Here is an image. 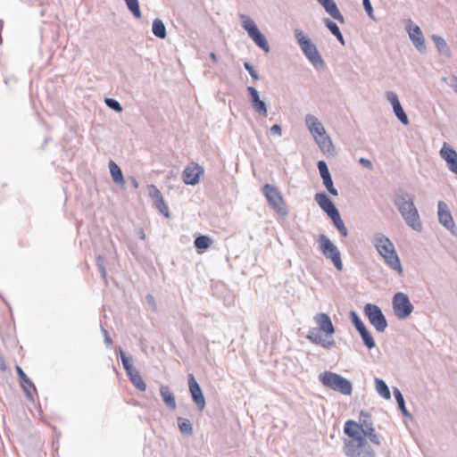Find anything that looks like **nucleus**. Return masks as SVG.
I'll use <instances>...</instances> for the list:
<instances>
[{"instance_id":"f257e3e1","label":"nucleus","mask_w":457,"mask_h":457,"mask_svg":"<svg viewBox=\"0 0 457 457\" xmlns=\"http://www.w3.org/2000/svg\"><path fill=\"white\" fill-rule=\"evenodd\" d=\"M414 198L413 195L399 187L394 191L393 203L406 224L412 229L420 231L422 229V223L414 204Z\"/></svg>"},{"instance_id":"f03ea898","label":"nucleus","mask_w":457,"mask_h":457,"mask_svg":"<svg viewBox=\"0 0 457 457\" xmlns=\"http://www.w3.org/2000/svg\"><path fill=\"white\" fill-rule=\"evenodd\" d=\"M372 244L383 257L386 264L399 275H402L403 272V267L393 242L384 234L377 233L372 238Z\"/></svg>"},{"instance_id":"7ed1b4c3","label":"nucleus","mask_w":457,"mask_h":457,"mask_svg":"<svg viewBox=\"0 0 457 457\" xmlns=\"http://www.w3.org/2000/svg\"><path fill=\"white\" fill-rule=\"evenodd\" d=\"M295 37L308 61L317 70H323L326 67V63L319 53L316 46L312 40L306 36L303 30L295 29Z\"/></svg>"},{"instance_id":"20e7f679","label":"nucleus","mask_w":457,"mask_h":457,"mask_svg":"<svg viewBox=\"0 0 457 457\" xmlns=\"http://www.w3.org/2000/svg\"><path fill=\"white\" fill-rule=\"evenodd\" d=\"M319 380L324 386L342 395H350L353 392L351 381L337 373L324 371L319 375Z\"/></svg>"},{"instance_id":"39448f33","label":"nucleus","mask_w":457,"mask_h":457,"mask_svg":"<svg viewBox=\"0 0 457 457\" xmlns=\"http://www.w3.org/2000/svg\"><path fill=\"white\" fill-rule=\"evenodd\" d=\"M262 192L266 197L269 206L273 209L275 212L281 216L287 215L288 211L286 202L278 187L266 183L263 185Z\"/></svg>"},{"instance_id":"423d86ee","label":"nucleus","mask_w":457,"mask_h":457,"mask_svg":"<svg viewBox=\"0 0 457 457\" xmlns=\"http://www.w3.org/2000/svg\"><path fill=\"white\" fill-rule=\"evenodd\" d=\"M239 18L242 21V26L247 31L249 37L265 53H269V43L264 35L259 30L254 21L245 14H240Z\"/></svg>"},{"instance_id":"0eeeda50","label":"nucleus","mask_w":457,"mask_h":457,"mask_svg":"<svg viewBox=\"0 0 457 457\" xmlns=\"http://www.w3.org/2000/svg\"><path fill=\"white\" fill-rule=\"evenodd\" d=\"M319 246L323 255L331 260L336 269L342 270L343 262L341 253L337 245H335L327 236L322 234L319 237Z\"/></svg>"},{"instance_id":"6e6552de","label":"nucleus","mask_w":457,"mask_h":457,"mask_svg":"<svg viewBox=\"0 0 457 457\" xmlns=\"http://www.w3.org/2000/svg\"><path fill=\"white\" fill-rule=\"evenodd\" d=\"M345 453L348 457H375V451L365 437L361 441H345Z\"/></svg>"},{"instance_id":"1a4fd4ad","label":"nucleus","mask_w":457,"mask_h":457,"mask_svg":"<svg viewBox=\"0 0 457 457\" xmlns=\"http://www.w3.org/2000/svg\"><path fill=\"white\" fill-rule=\"evenodd\" d=\"M364 314L370 323L376 328L378 332H384L387 328L386 319L381 309L373 303H367L364 306Z\"/></svg>"},{"instance_id":"9d476101","label":"nucleus","mask_w":457,"mask_h":457,"mask_svg":"<svg viewBox=\"0 0 457 457\" xmlns=\"http://www.w3.org/2000/svg\"><path fill=\"white\" fill-rule=\"evenodd\" d=\"M392 304L394 313L399 320H404L409 317L414 309L408 295L402 292L396 293L394 295Z\"/></svg>"},{"instance_id":"9b49d317","label":"nucleus","mask_w":457,"mask_h":457,"mask_svg":"<svg viewBox=\"0 0 457 457\" xmlns=\"http://www.w3.org/2000/svg\"><path fill=\"white\" fill-rule=\"evenodd\" d=\"M360 426H361V435L366 438V436L370 439L371 443H373L376 445H380V440L375 431V428H373V423L370 420V415L361 411L360 412Z\"/></svg>"},{"instance_id":"f8f14e48","label":"nucleus","mask_w":457,"mask_h":457,"mask_svg":"<svg viewBox=\"0 0 457 457\" xmlns=\"http://www.w3.org/2000/svg\"><path fill=\"white\" fill-rule=\"evenodd\" d=\"M188 388L192 400L195 403L198 411H204L206 404L205 398L198 382L193 374H188Z\"/></svg>"},{"instance_id":"ddd939ff","label":"nucleus","mask_w":457,"mask_h":457,"mask_svg":"<svg viewBox=\"0 0 457 457\" xmlns=\"http://www.w3.org/2000/svg\"><path fill=\"white\" fill-rule=\"evenodd\" d=\"M437 209L439 223L453 234L455 223L447 204L444 201H439L437 204Z\"/></svg>"},{"instance_id":"4468645a","label":"nucleus","mask_w":457,"mask_h":457,"mask_svg":"<svg viewBox=\"0 0 457 457\" xmlns=\"http://www.w3.org/2000/svg\"><path fill=\"white\" fill-rule=\"evenodd\" d=\"M440 156L446 162L448 169L457 175V152L447 143H444Z\"/></svg>"},{"instance_id":"2eb2a0df","label":"nucleus","mask_w":457,"mask_h":457,"mask_svg":"<svg viewBox=\"0 0 457 457\" xmlns=\"http://www.w3.org/2000/svg\"><path fill=\"white\" fill-rule=\"evenodd\" d=\"M204 173V169L197 163L188 165L182 172V179L187 185H195L199 182L200 176Z\"/></svg>"},{"instance_id":"dca6fc26","label":"nucleus","mask_w":457,"mask_h":457,"mask_svg":"<svg viewBox=\"0 0 457 457\" xmlns=\"http://www.w3.org/2000/svg\"><path fill=\"white\" fill-rule=\"evenodd\" d=\"M247 92L250 96V102L253 110L261 116L267 117V105L264 101L260 98L259 92L252 86L247 87Z\"/></svg>"},{"instance_id":"f3484780","label":"nucleus","mask_w":457,"mask_h":457,"mask_svg":"<svg viewBox=\"0 0 457 457\" xmlns=\"http://www.w3.org/2000/svg\"><path fill=\"white\" fill-rule=\"evenodd\" d=\"M408 34L416 49L421 54L426 53L427 46L420 28L418 25H410L408 28Z\"/></svg>"},{"instance_id":"a211bd4d","label":"nucleus","mask_w":457,"mask_h":457,"mask_svg":"<svg viewBox=\"0 0 457 457\" xmlns=\"http://www.w3.org/2000/svg\"><path fill=\"white\" fill-rule=\"evenodd\" d=\"M15 370H16V372H17V375H18L19 382H20V384H21V387H22V389H23V391L25 393L26 398L29 401H34L32 391L33 392L37 391L35 385L28 378V376L25 374V372L23 371V370L20 366L16 365Z\"/></svg>"},{"instance_id":"6ab92c4d","label":"nucleus","mask_w":457,"mask_h":457,"mask_svg":"<svg viewBox=\"0 0 457 457\" xmlns=\"http://www.w3.org/2000/svg\"><path fill=\"white\" fill-rule=\"evenodd\" d=\"M314 199L328 217L337 213L338 210L335 204L324 192L315 194Z\"/></svg>"},{"instance_id":"aec40b11","label":"nucleus","mask_w":457,"mask_h":457,"mask_svg":"<svg viewBox=\"0 0 457 457\" xmlns=\"http://www.w3.org/2000/svg\"><path fill=\"white\" fill-rule=\"evenodd\" d=\"M314 321L319 326L320 330L325 332L326 334L333 335L335 333L334 325L330 317L327 313H317L314 316Z\"/></svg>"},{"instance_id":"412c9836","label":"nucleus","mask_w":457,"mask_h":457,"mask_svg":"<svg viewBox=\"0 0 457 457\" xmlns=\"http://www.w3.org/2000/svg\"><path fill=\"white\" fill-rule=\"evenodd\" d=\"M361 426L354 420H349L345 423L344 432L346 436L351 437L350 441L361 440L364 437L361 431Z\"/></svg>"},{"instance_id":"4be33fe9","label":"nucleus","mask_w":457,"mask_h":457,"mask_svg":"<svg viewBox=\"0 0 457 457\" xmlns=\"http://www.w3.org/2000/svg\"><path fill=\"white\" fill-rule=\"evenodd\" d=\"M305 124L314 138L315 136L320 137L326 133L322 123L312 114H307L305 116Z\"/></svg>"},{"instance_id":"5701e85b","label":"nucleus","mask_w":457,"mask_h":457,"mask_svg":"<svg viewBox=\"0 0 457 457\" xmlns=\"http://www.w3.org/2000/svg\"><path fill=\"white\" fill-rule=\"evenodd\" d=\"M315 141L318 144L320 150L328 154V155H334L336 154L335 147L333 145V143L330 139V137L327 135V133L323 134L322 136H315Z\"/></svg>"},{"instance_id":"b1692460","label":"nucleus","mask_w":457,"mask_h":457,"mask_svg":"<svg viewBox=\"0 0 457 457\" xmlns=\"http://www.w3.org/2000/svg\"><path fill=\"white\" fill-rule=\"evenodd\" d=\"M160 395L162 398V401L164 402L165 405L170 410H175L176 409V400L175 395L173 392L170 390L169 386L162 385L160 386Z\"/></svg>"},{"instance_id":"393cba45","label":"nucleus","mask_w":457,"mask_h":457,"mask_svg":"<svg viewBox=\"0 0 457 457\" xmlns=\"http://www.w3.org/2000/svg\"><path fill=\"white\" fill-rule=\"evenodd\" d=\"M431 38H432L433 42L435 43V46L440 54H442L447 57H449L451 55V50H450L447 43L442 37L434 34V35H432Z\"/></svg>"},{"instance_id":"a878e982","label":"nucleus","mask_w":457,"mask_h":457,"mask_svg":"<svg viewBox=\"0 0 457 457\" xmlns=\"http://www.w3.org/2000/svg\"><path fill=\"white\" fill-rule=\"evenodd\" d=\"M323 8L333 19L337 20L340 23H345V18L334 0L331 1L330 4H326Z\"/></svg>"},{"instance_id":"bb28decb","label":"nucleus","mask_w":457,"mask_h":457,"mask_svg":"<svg viewBox=\"0 0 457 457\" xmlns=\"http://www.w3.org/2000/svg\"><path fill=\"white\" fill-rule=\"evenodd\" d=\"M324 24L328 29V30L331 32V34L337 37V39L339 41V43L342 46H345V39H344L343 34L341 33L339 27L337 25V23H335L328 18H325Z\"/></svg>"},{"instance_id":"cd10ccee","label":"nucleus","mask_w":457,"mask_h":457,"mask_svg":"<svg viewBox=\"0 0 457 457\" xmlns=\"http://www.w3.org/2000/svg\"><path fill=\"white\" fill-rule=\"evenodd\" d=\"M109 169H110V172H111L112 180L116 184L123 185L125 183V180H124L120 168L113 161H110L109 162Z\"/></svg>"},{"instance_id":"c85d7f7f","label":"nucleus","mask_w":457,"mask_h":457,"mask_svg":"<svg viewBox=\"0 0 457 457\" xmlns=\"http://www.w3.org/2000/svg\"><path fill=\"white\" fill-rule=\"evenodd\" d=\"M153 34L161 38L164 39L167 36L166 28L163 21L161 19H154L152 26Z\"/></svg>"},{"instance_id":"c756f323","label":"nucleus","mask_w":457,"mask_h":457,"mask_svg":"<svg viewBox=\"0 0 457 457\" xmlns=\"http://www.w3.org/2000/svg\"><path fill=\"white\" fill-rule=\"evenodd\" d=\"M329 218L332 220L333 224L338 230V232L343 237H347L348 230L346 228V227L345 226L343 220L341 219L339 212H337V213H334L333 215H330Z\"/></svg>"},{"instance_id":"7c9ffc66","label":"nucleus","mask_w":457,"mask_h":457,"mask_svg":"<svg viewBox=\"0 0 457 457\" xmlns=\"http://www.w3.org/2000/svg\"><path fill=\"white\" fill-rule=\"evenodd\" d=\"M394 395H395V398L396 403L398 404V408L400 409L402 414L404 417L411 418V414H410V412L408 411V410L406 409V406H405V401H404L403 395L401 393V391L398 388H396V387L394 388Z\"/></svg>"},{"instance_id":"2f4dec72","label":"nucleus","mask_w":457,"mask_h":457,"mask_svg":"<svg viewBox=\"0 0 457 457\" xmlns=\"http://www.w3.org/2000/svg\"><path fill=\"white\" fill-rule=\"evenodd\" d=\"M177 421H178L179 428L183 435H186V436L193 435V425L189 420L179 417Z\"/></svg>"},{"instance_id":"473e14b6","label":"nucleus","mask_w":457,"mask_h":457,"mask_svg":"<svg viewBox=\"0 0 457 457\" xmlns=\"http://www.w3.org/2000/svg\"><path fill=\"white\" fill-rule=\"evenodd\" d=\"M375 386L377 392L385 399H390V390L386 382L378 378H375Z\"/></svg>"},{"instance_id":"72a5a7b5","label":"nucleus","mask_w":457,"mask_h":457,"mask_svg":"<svg viewBox=\"0 0 457 457\" xmlns=\"http://www.w3.org/2000/svg\"><path fill=\"white\" fill-rule=\"evenodd\" d=\"M132 384L140 391H145L146 389V384L142 378L140 373L136 370L128 375Z\"/></svg>"},{"instance_id":"f704fd0d","label":"nucleus","mask_w":457,"mask_h":457,"mask_svg":"<svg viewBox=\"0 0 457 457\" xmlns=\"http://www.w3.org/2000/svg\"><path fill=\"white\" fill-rule=\"evenodd\" d=\"M212 239L208 236L200 235L195 237L194 245L198 251L206 250L210 247Z\"/></svg>"},{"instance_id":"c9c22d12","label":"nucleus","mask_w":457,"mask_h":457,"mask_svg":"<svg viewBox=\"0 0 457 457\" xmlns=\"http://www.w3.org/2000/svg\"><path fill=\"white\" fill-rule=\"evenodd\" d=\"M118 351L120 356L123 368L127 372V375H130L132 371L136 370V369L133 367L132 359L128 357L120 347H119Z\"/></svg>"},{"instance_id":"e433bc0d","label":"nucleus","mask_w":457,"mask_h":457,"mask_svg":"<svg viewBox=\"0 0 457 457\" xmlns=\"http://www.w3.org/2000/svg\"><path fill=\"white\" fill-rule=\"evenodd\" d=\"M393 111L397 119L403 124H409V119L404 110L402 107L401 103H398L396 105L393 106Z\"/></svg>"},{"instance_id":"4c0bfd02","label":"nucleus","mask_w":457,"mask_h":457,"mask_svg":"<svg viewBox=\"0 0 457 457\" xmlns=\"http://www.w3.org/2000/svg\"><path fill=\"white\" fill-rule=\"evenodd\" d=\"M126 2L128 9L132 12L135 18H141V11L138 0H124Z\"/></svg>"},{"instance_id":"58836bf2","label":"nucleus","mask_w":457,"mask_h":457,"mask_svg":"<svg viewBox=\"0 0 457 457\" xmlns=\"http://www.w3.org/2000/svg\"><path fill=\"white\" fill-rule=\"evenodd\" d=\"M306 338L313 343V344H316V345H320L322 341H323V337L322 336L320 335V331L313 328H311L306 336Z\"/></svg>"},{"instance_id":"ea45409f","label":"nucleus","mask_w":457,"mask_h":457,"mask_svg":"<svg viewBox=\"0 0 457 457\" xmlns=\"http://www.w3.org/2000/svg\"><path fill=\"white\" fill-rule=\"evenodd\" d=\"M322 182H323L324 187L327 188V190L328 191V193L330 195H332L334 196H337L338 195V191L334 187L333 179H332L331 176L326 177V178L322 179Z\"/></svg>"},{"instance_id":"a19ab883","label":"nucleus","mask_w":457,"mask_h":457,"mask_svg":"<svg viewBox=\"0 0 457 457\" xmlns=\"http://www.w3.org/2000/svg\"><path fill=\"white\" fill-rule=\"evenodd\" d=\"M361 337L362 339L364 345L368 349H372L376 346L375 340L369 330L367 332L363 333L362 335H361Z\"/></svg>"},{"instance_id":"79ce46f5","label":"nucleus","mask_w":457,"mask_h":457,"mask_svg":"<svg viewBox=\"0 0 457 457\" xmlns=\"http://www.w3.org/2000/svg\"><path fill=\"white\" fill-rule=\"evenodd\" d=\"M154 204H155L156 208L158 209V211L161 213H162L166 218L170 217L169 208H168L163 197H160V199L157 200V202H154Z\"/></svg>"},{"instance_id":"37998d69","label":"nucleus","mask_w":457,"mask_h":457,"mask_svg":"<svg viewBox=\"0 0 457 457\" xmlns=\"http://www.w3.org/2000/svg\"><path fill=\"white\" fill-rule=\"evenodd\" d=\"M104 103L110 109L120 112H122V106L121 104L114 98H105Z\"/></svg>"},{"instance_id":"c03bdc74","label":"nucleus","mask_w":457,"mask_h":457,"mask_svg":"<svg viewBox=\"0 0 457 457\" xmlns=\"http://www.w3.org/2000/svg\"><path fill=\"white\" fill-rule=\"evenodd\" d=\"M317 167L321 179L331 176L328 164L326 163L325 161H319L317 163Z\"/></svg>"},{"instance_id":"a18cd8bd","label":"nucleus","mask_w":457,"mask_h":457,"mask_svg":"<svg viewBox=\"0 0 457 457\" xmlns=\"http://www.w3.org/2000/svg\"><path fill=\"white\" fill-rule=\"evenodd\" d=\"M350 320L355 328H359L361 326L364 325L361 318L354 311L350 312Z\"/></svg>"},{"instance_id":"49530a36","label":"nucleus","mask_w":457,"mask_h":457,"mask_svg":"<svg viewBox=\"0 0 457 457\" xmlns=\"http://www.w3.org/2000/svg\"><path fill=\"white\" fill-rule=\"evenodd\" d=\"M148 189L149 195L154 200V202H157L160 197H162L161 191L154 185H150Z\"/></svg>"},{"instance_id":"de8ad7c7","label":"nucleus","mask_w":457,"mask_h":457,"mask_svg":"<svg viewBox=\"0 0 457 457\" xmlns=\"http://www.w3.org/2000/svg\"><path fill=\"white\" fill-rule=\"evenodd\" d=\"M244 67L249 72L253 79L258 80L260 79L258 72L254 70L250 62H245Z\"/></svg>"},{"instance_id":"09e8293b","label":"nucleus","mask_w":457,"mask_h":457,"mask_svg":"<svg viewBox=\"0 0 457 457\" xmlns=\"http://www.w3.org/2000/svg\"><path fill=\"white\" fill-rule=\"evenodd\" d=\"M362 2H363V8H364L365 12H367L368 16L370 19L376 21L370 1V0H362Z\"/></svg>"},{"instance_id":"8fccbe9b","label":"nucleus","mask_w":457,"mask_h":457,"mask_svg":"<svg viewBox=\"0 0 457 457\" xmlns=\"http://www.w3.org/2000/svg\"><path fill=\"white\" fill-rule=\"evenodd\" d=\"M386 98L390 104H392V107L394 105H396L398 103H400L397 95L393 91H387L386 93Z\"/></svg>"},{"instance_id":"3c124183","label":"nucleus","mask_w":457,"mask_h":457,"mask_svg":"<svg viewBox=\"0 0 457 457\" xmlns=\"http://www.w3.org/2000/svg\"><path fill=\"white\" fill-rule=\"evenodd\" d=\"M101 332L104 336V341L107 347H111L112 345V339L111 338L109 332L103 326H101Z\"/></svg>"},{"instance_id":"603ef678","label":"nucleus","mask_w":457,"mask_h":457,"mask_svg":"<svg viewBox=\"0 0 457 457\" xmlns=\"http://www.w3.org/2000/svg\"><path fill=\"white\" fill-rule=\"evenodd\" d=\"M335 341L332 339V340H326L323 338V341L320 344L322 347L326 348V349H330L332 348L333 346H335Z\"/></svg>"},{"instance_id":"864d4df0","label":"nucleus","mask_w":457,"mask_h":457,"mask_svg":"<svg viewBox=\"0 0 457 457\" xmlns=\"http://www.w3.org/2000/svg\"><path fill=\"white\" fill-rule=\"evenodd\" d=\"M359 162L365 168L371 170L373 168L371 162L366 158H360Z\"/></svg>"},{"instance_id":"5fc2aeb1","label":"nucleus","mask_w":457,"mask_h":457,"mask_svg":"<svg viewBox=\"0 0 457 457\" xmlns=\"http://www.w3.org/2000/svg\"><path fill=\"white\" fill-rule=\"evenodd\" d=\"M270 132L272 134H277L278 136H281L282 134V129L281 127L278 125V124H274L271 128H270Z\"/></svg>"},{"instance_id":"6e6d98bb","label":"nucleus","mask_w":457,"mask_h":457,"mask_svg":"<svg viewBox=\"0 0 457 457\" xmlns=\"http://www.w3.org/2000/svg\"><path fill=\"white\" fill-rule=\"evenodd\" d=\"M97 269H98V270H99V272L101 274L102 278L104 280V283L107 284V279H106L107 273H106V270H105L104 265H101L100 264L99 268H97Z\"/></svg>"},{"instance_id":"4d7b16f0","label":"nucleus","mask_w":457,"mask_h":457,"mask_svg":"<svg viewBox=\"0 0 457 457\" xmlns=\"http://www.w3.org/2000/svg\"><path fill=\"white\" fill-rule=\"evenodd\" d=\"M449 86L453 88V90L457 93V77L452 76L450 78Z\"/></svg>"},{"instance_id":"13d9d810","label":"nucleus","mask_w":457,"mask_h":457,"mask_svg":"<svg viewBox=\"0 0 457 457\" xmlns=\"http://www.w3.org/2000/svg\"><path fill=\"white\" fill-rule=\"evenodd\" d=\"M7 369L5 359L4 355L0 353V370L2 371H5Z\"/></svg>"},{"instance_id":"bf43d9fd","label":"nucleus","mask_w":457,"mask_h":457,"mask_svg":"<svg viewBox=\"0 0 457 457\" xmlns=\"http://www.w3.org/2000/svg\"><path fill=\"white\" fill-rule=\"evenodd\" d=\"M100 264H101V265H104V257H103L102 255H100V254H99V255L96 257V266H97V268H99V265H100Z\"/></svg>"},{"instance_id":"052dcab7","label":"nucleus","mask_w":457,"mask_h":457,"mask_svg":"<svg viewBox=\"0 0 457 457\" xmlns=\"http://www.w3.org/2000/svg\"><path fill=\"white\" fill-rule=\"evenodd\" d=\"M129 180H130V183H131L132 187H133L135 189H137V188L138 187V182H137V180L136 179V178H134V177H130V178H129Z\"/></svg>"},{"instance_id":"680f3d73","label":"nucleus","mask_w":457,"mask_h":457,"mask_svg":"<svg viewBox=\"0 0 457 457\" xmlns=\"http://www.w3.org/2000/svg\"><path fill=\"white\" fill-rule=\"evenodd\" d=\"M356 330L359 332L360 336L363 333L368 331V328H366L365 324L361 326L359 328H356Z\"/></svg>"},{"instance_id":"e2e57ef3","label":"nucleus","mask_w":457,"mask_h":457,"mask_svg":"<svg viewBox=\"0 0 457 457\" xmlns=\"http://www.w3.org/2000/svg\"><path fill=\"white\" fill-rule=\"evenodd\" d=\"M210 58L212 59V61L213 62H218V57H217L216 54H215V53H213V52H212V53L210 54Z\"/></svg>"},{"instance_id":"0e129e2a","label":"nucleus","mask_w":457,"mask_h":457,"mask_svg":"<svg viewBox=\"0 0 457 457\" xmlns=\"http://www.w3.org/2000/svg\"><path fill=\"white\" fill-rule=\"evenodd\" d=\"M146 299H147V301H148V303H152V304H154V300L153 295H147Z\"/></svg>"},{"instance_id":"69168bd1","label":"nucleus","mask_w":457,"mask_h":457,"mask_svg":"<svg viewBox=\"0 0 457 457\" xmlns=\"http://www.w3.org/2000/svg\"><path fill=\"white\" fill-rule=\"evenodd\" d=\"M139 237H140V238H141V239H145V233H144L143 229H140V231H139Z\"/></svg>"}]
</instances>
